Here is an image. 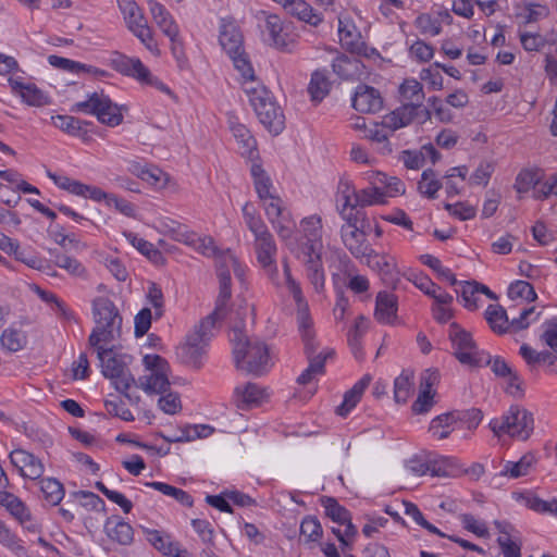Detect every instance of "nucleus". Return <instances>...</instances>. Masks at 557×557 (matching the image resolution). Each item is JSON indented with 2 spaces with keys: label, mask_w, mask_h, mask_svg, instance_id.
Masks as SVG:
<instances>
[{
  "label": "nucleus",
  "mask_w": 557,
  "mask_h": 557,
  "mask_svg": "<svg viewBox=\"0 0 557 557\" xmlns=\"http://www.w3.org/2000/svg\"><path fill=\"white\" fill-rule=\"evenodd\" d=\"M306 270V276L310 284L312 285L313 289L321 294L324 290V284H325V273L323 268V262H313L309 264H304Z\"/></svg>",
  "instance_id": "45"
},
{
  "label": "nucleus",
  "mask_w": 557,
  "mask_h": 557,
  "mask_svg": "<svg viewBox=\"0 0 557 557\" xmlns=\"http://www.w3.org/2000/svg\"><path fill=\"white\" fill-rule=\"evenodd\" d=\"M534 461L535 458L532 454L523 455L518 461H507L504 465L503 470L499 472V476L518 479L520 476L527 475Z\"/></svg>",
  "instance_id": "35"
},
{
  "label": "nucleus",
  "mask_w": 557,
  "mask_h": 557,
  "mask_svg": "<svg viewBox=\"0 0 557 557\" xmlns=\"http://www.w3.org/2000/svg\"><path fill=\"white\" fill-rule=\"evenodd\" d=\"M214 327L212 319L205 318L199 325L187 335L186 342L176 349L177 358L185 364L199 369L207 352V346Z\"/></svg>",
  "instance_id": "5"
},
{
  "label": "nucleus",
  "mask_w": 557,
  "mask_h": 557,
  "mask_svg": "<svg viewBox=\"0 0 557 557\" xmlns=\"http://www.w3.org/2000/svg\"><path fill=\"white\" fill-rule=\"evenodd\" d=\"M112 67L126 76H132L138 81H149L150 71L138 58H129L125 54L114 52L111 59Z\"/></svg>",
  "instance_id": "16"
},
{
  "label": "nucleus",
  "mask_w": 557,
  "mask_h": 557,
  "mask_svg": "<svg viewBox=\"0 0 557 557\" xmlns=\"http://www.w3.org/2000/svg\"><path fill=\"white\" fill-rule=\"evenodd\" d=\"M52 123L59 129L69 135L84 138L87 135V126L91 123L72 115H55L51 117Z\"/></svg>",
  "instance_id": "29"
},
{
  "label": "nucleus",
  "mask_w": 557,
  "mask_h": 557,
  "mask_svg": "<svg viewBox=\"0 0 557 557\" xmlns=\"http://www.w3.org/2000/svg\"><path fill=\"white\" fill-rule=\"evenodd\" d=\"M265 214L276 231L278 237L286 243L288 247L293 245V233L295 223L288 212H285L281 198H272V202L264 203Z\"/></svg>",
  "instance_id": "12"
},
{
  "label": "nucleus",
  "mask_w": 557,
  "mask_h": 557,
  "mask_svg": "<svg viewBox=\"0 0 557 557\" xmlns=\"http://www.w3.org/2000/svg\"><path fill=\"white\" fill-rule=\"evenodd\" d=\"M342 240L345 247L356 258H371L373 249L367 243L366 234L359 227L342 226Z\"/></svg>",
  "instance_id": "15"
},
{
  "label": "nucleus",
  "mask_w": 557,
  "mask_h": 557,
  "mask_svg": "<svg viewBox=\"0 0 557 557\" xmlns=\"http://www.w3.org/2000/svg\"><path fill=\"white\" fill-rule=\"evenodd\" d=\"M220 290L215 301V308L212 313H210L207 318L212 319L213 325L218 320H222L225 318L227 313V302L231 299L232 290H231V274L223 273L221 277H219Z\"/></svg>",
  "instance_id": "23"
},
{
  "label": "nucleus",
  "mask_w": 557,
  "mask_h": 557,
  "mask_svg": "<svg viewBox=\"0 0 557 557\" xmlns=\"http://www.w3.org/2000/svg\"><path fill=\"white\" fill-rule=\"evenodd\" d=\"M0 505L5 507L21 522L30 520V511L14 494L0 491Z\"/></svg>",
  "instance_id": "33"
},
{
  "label": "nucleus",
  "mask_w": 557,
  "mask_h": 557,
  "mask_svg": "<svg viewBox=\"0 0 557 557\" xmlns=\"http://www.w3.org/2000/svg\"><path fill=\"white\" fill-rule=\"evenodd\" d=\"M421 262L431 268L441 280L447 281L450 285L455 286L458 281L450 269L443 267L441 260L432 255H422Z\"/></svg>",
  "instance_id": "44"
},
{
  "label": "nucleus",
  "mask_w": 557,
  "mask_h": 557,
  "mask_svg": "<svg viewBox=\"0 0 557 557\" xmlns=\"http://www.w3.org/2000/svg\"><path fill=\"white\" fill-rule=\"evenodd\" d=\"M409 53L419 62H429L434 55V49L431 45L419 39L410 46Z\"/></svg>",
  "instance_id": "64"
},
{
  "label": "nucleus",
  "mask_w": 557,
  "mask_h": 557,
  "mask_svg": "<svg viewBox=\"0 0 557 557\" xmlns=\"http://www.w3.org/2000/svg\"><path fill=\"white\" fill-rule=\"evenodd\" d=\"M249 102L252 106L259 121L274 135L284 128V115L280 107L272 101L265 87H251L246 89Z\"/></svg>",
  "instance_id": "7"
},
{
  "label": "nucleus",
  "mask_w": 557,
  "mask_h": 557,
  "mask_svg": "<svg viewBox=\"0 0 557 557\" xmlns=\"http://www.w3.org/2000/svg\"><path fill=\"white\" fill-rule=\"evenodd\" d=\"M70 111L96 115L100 123L110 127H115L123 121L120 107L103 92L90 94L86 100L74 103Z\"/></svg>",
  "instance_id": "8"
},
{
  "label": "nucleus",
  "mask_w": 557,
  "mask_h": 557,
  "mask_svg": "<svg viewBox=\"0 0 557 557\" xmlns=\"http://www.w3.org/2000/svg\"><path fill=\"white\" fill-rule=\"evenodd\" d=\"M490 428L495 435L508 434L520 440H528L534 429L533 414L519 405H512L500 418L493 419Z\"/></svg>",
  "instance_id": "6"
},
{
  "label": "nucleus",
  "mask_w": 557,
  "mask_h": 557,
  "mask_svg": "<svg viewBox=\"0 0 557 557\" xmlns=\"http://www.w3.org/2000/svg\"><path fill=\"white\" fill-rule=\"evenodd\" d=\"M352 107L361 113H375L383 107V99L377 89L364 84L356 88Z\"/></svg>",
  "instance_id": "14"
},
{
  "label": "nucleus",
  "mask_w": 557,
  "mask_h": 557,
  "mask_svg": "<svg viewBox=\"0 0 557 557\" xmlns=\"http://www.w3.org/2000/svg\"><path fill=\"white\" fill-rule=\"evenodd\" d=\"M400 94L401 96L409 100V103H414L422 106V100L424 98L422 85L416 79H407L400 85Z\"/></svg>",
  "instance_id": "49"
},
{
  "label": "nucleus",
  "mask_w": 557,
  "mask_h": 557,
  "mask_svg": "<svg viewBox=\"0 0 557 557\" xmlns=\"http://www.w3.org/2000/svg\"><path fill=\"white\" fill-rule=\"evenodd\" d=\"M460 295L463 300V306L469 310H476L479 307V287L476 282L461 283Z\"/></svg>",
  "instance_id": "50"
},
{
  "label": "nucleus",
  "mask_w": 557,
  "mask_h": 557,
  "mask_svg": "<svg viewBox=\"0 0 557 557\" xmlns=\"http://www.w3.org/2000/svg\"><path fill=\"white\" fill-rule=\"evenodd\" d=\"M220 45L232 60L235 69L246 81H255V72L244 49V38L238 26L233 22H222Z\"/></svg>",
  "instance_id": "4"
},
{
  "label": "nucleus",
  "mask_w": 557,
  "mask_h": 557,
  "mask_svg": "<svg viewBox=\"0 0 557 557\" xmlns=\"http://www.w3.org/2000/svg\"><path fill=\"white\" fill-rule=\"evenodd\" d=\"M394 132H389L388 127H385L383 125V122L379 124H374L372 128L366 129V137L374 143L382 144V152L383 153H391L392 148L388 143V137Z\"/></svg>",
  "instance_id": "48"
},
{
  "label": "nucleus",
  "mask_w": 557,
  "mask_h": 557,
  "mask_svg": "<svg viewBox=\"0 0 557 557\" xmlns=\"http://www.w3.org/2000/svg\"><path fill=\"white\" fill-rule=\"evenodd\" d=\"M371 380V375H363L349 391L344 394L343 403L336 408V413L338 416L346 417L350 410L356 407Z\"/></svg>",
  "instance_id": "22"
},
{
  "label": "nucleus",
  "mask_w": 557,
  "mask_h": 557,
  "mask_svg": "<svg viewBox=\"0 0 557 557\" xmlns=\"http://www.w3.org/2000/svg\"><path fill=\"white\" fill-rule=\"evenodd\" d=\"M444 208L461 221H468L475 216L476 210L467 202L445 203Z\"/></svg>",
  "instance_id": "57"
},
{
  "label": "nucleus",
  "mask_w": 557,
  "mask_h": 557,
  "mask_svg": "<svg viewBox=\"0 0 557 557\" xmlns=\"http://www.w3.org/2000/svg\"><path fill=\"white\" fill-rule=\"evenodd\" d=\"M96 348L102 374L111 380L116 391L127 395V389L135 383L125 360L127 356L113 354L111 348H103L99 345Z\"/></svg>",
  "instance_id": "9"
},
{
  "label": "nucleus",
  "mask_w": 557,
  "mask_h": 557,
  "mask_svg": "<svg viewBox=\"0 0 557 557\" xmlns=\"http://www.w3.org/2000/svg\"><path fill=\"white\" fill-rule=\"evenodd\" d=\"M339 39L342 47L351 53L362 54L364 51V42L360 40L359 35L354 32L342 27V22H339L338 27Z\"/></svg>",
  "instance_id": "46"
},
{
  "label": "nucleus",
  "mask_w": 557,
  "mask_h": 557,
  "mask_svg": "<svg viewBox=\"0 0 557 557\" xmlns=\"http://www.w3.org/2000/svg\"><path fill=\"white\" fill-rule=\"evenodd\" d=\"M0 543L17 555H24L25 548L21 545L20 540L13 534L3 522L0 521Z\"/></svg>",
  "instance_id": "55"
},
{
  "label": "nucleus",
  "mask_w": 557,
  "mask_h": 557,
  "mask_svg": "<svg viewBox=\"0 0 557 557\" xmlns=\"http://www.w3.org/2000/svg\"><path fill=\"white\" fill-rule=\"evenodd\" d=\"M213 258L215 259L218 277H221V274L223 273L231 274L232 267L236 264V257L230 249L219 250Z\"/></svg>",
  "instance_id": "58"
},
{
  "label": "nucleus",
  "mask_w": 557,
  "mask_h": 557,
  "mask_svg": "<svg viewBox=\"0 0 557 557\" xmlns=\"http://www.w3.org/2000/svg\"><path fill=\"white\" fill-rule=\"evenodd\" d=\"M495 168L492 162L482 161L469 178L471 185H483L486 186L494 172Z\"/></svg>",
  "instance_id": "54"
},
{
  "label": "nucleus",
  "mask_w": 557,
  "mask_h": 557,
  "mask_svg": "<svg viewBox=\"0 0 557 557\" xmlns=\"http://www.w3.org/2000/svg\"><path fill=\"white\" fill-rule=\"evenodd\" d=\"M397 299L393 294L380 292L376 296L374 317L380 323L389 324L396 318Z\"/></svg>",
  "instance_id": "21"
},
{
  "label": "nucleus",
  "mask_w": 557,
  "mask_h": 557,
  "mask_svg": "<svg viewBox=\"0 0 557 557\" xmlns=\"http://www.w3.org/2000/svg\"><path fill=\"white\" fill-rule=\"evenodd\" d=\"M9 458L24 478L37 480L44 474L45 468L40 459L24 449L12 450Z\"/></svg>",
  "instance_id": "13"
},
{
  "label": "nucleus",
  "mask_w": 557,
  "mask_h": 557,
  "mask_svg": "<svg viewBox=\"0 0 557 557\" xmlns=\"http://www.w3.org/2000/svg\"><path fill=\"white\" fill-rule=\"evenodd\" d=\"M449 338L453 344L454 355L460 363L470 367L483 366V354L479 351L470 333L461 329L457 323L449 326Z\"/></svg>",
  "instance_id": "11"
},
{
  "label": "nucleus",
  "mask_w": 557,
  "mask_h": 557,
  "mask_svg": "<svg viewBox=\"0 0 557 557\" xmlns=\"http://www.w3.org/2000/svg\"><path fill=\"white\" fill-rule=\"evenodd\" d=\"M22 99L29 106L42 107L49 103V98L36 85L27 84L24 88Z\"/></svg>",
  "instance_id": "53"
},
{
  "label": "nucleus",
  "mask_w": 557,
  "mask_h": 557,
  "mask_svg": "<svg viewBox=\"0 0 557 557\" xmlns=\"http://www.w3.org/2000/svg\"><path fill=\"white\" fill-rule=\"evenodd\" d=\"M442 186L441 181L436 178L435 172L432 169H428L422 173L418 189L423 196L434 199Z\"/></svg>",
  "instance_id": "43"
},
{
  "label": "nucleus",
  "mask_w": 557,
  "mask_h": 557,
  "mask_svg": "<svg viewBox=\"0 0 557 557\" xmlns=\"http://www.w3.org/2000/svg\"><path fill=\"white\" fill-rule=\"evenodd\" d=\"M49 255L53 258V263L60 269L65 270L70 275L76 277L86 276V268L77 259L61 253L57 249H49Z\"/></svg>",
  "instance_id": "32"
},
{
  "label": "nucleus",
  "mask_w": 557,
  "mask_h": 557,
  "mask_svg": "<svg viewBox=\"0 0 557 557\" xmlns=\"http://www.w3.org/2000/svg\"><path fill=\"white\" fill-rule=\"evenodd\" d=\"M231 342L237 370L261 376L273 366L268 345L259 339L248 338L243 330L233 329Z\"/></svg>",
  "instance_id": "1"
},
{
  "label": "nucleus",
  "mask_w": 557,
  "mask_h": 557,
  "mask_svg": "<svg viewBox=\"0 0 557 557\" xmlns=\"http://www.w3.org/2000/svg\"><path fill=\"white\" fill-rule=\"evenodd\" d=\"M540 180L537 170H522L516 177L515 188L519 194L528 193L531 188H537Z\"/></svg>",
  "instance_id": "47"
},
{
  "label": "nucleus",
  "mask_w": 557,
  "mask_h": 557,
  "mask_svg": "<svg viewBox=\"0 0 557 557\" xmlns=\"http://www.w3.org/2000/svg\"><path fill=\"white\" fill-rule=\"evenodd\" d=\"M297 306V322L298 329L305 344L307 345H318L314 341V331L312 329L313 322L309 314L308 302L306 301L304 295H300L299 298H294Z\"/></svg>",
  "instance_id": "18"
},
{
  "label": "nucleus",
  "mask_w": 557,
  "mask_h": 557,
  "mask_svg": "<svg viewBox=\"0 0 557 557\" xmlns=\"http://www.w3.org/2000/svg\"><path fill=\"white\" fill-rule=\"evenodd\" d=\"M460 520L466 530L474 533L476 536L485 537L488 535V529L483 521L478 520L470 513L460 515Z\"/></svg>",
  "instance_id": "60"
},
{
  "label": "nucleus",
  "mask_w": 557,
  "mask_h": 557,
  "mask_svg": "<svg viewBox=\"0 0 557 557\" xmlns=\"http://www.w3.org/2000/svg\"><path fill=\"white\" fill-rule=\"evenodd\" d=\"M104 531L108 537L121 545H131L134 541V530L132 525L124 520L110 517L104 524Z\"/></svg>",
  "instance_id": "20"
},
{
  "label": "nucleus",
  "mask_w": 557,
  "mask_h": 557,
  "mask_svg": "<svg viewBox=\"0 0 557 557\" xmlns=\"http://www.w3.org/2000/svg\"><path fill=\"white\" fill-rule=\"evenodd\" d=\"M228 125L237 143L242 145V154H247L249 158H252L257 143L251 136L249 129L244 124L239 123L233 115L228 117Z\"/></svg>",
  "instance_id": "26"
},
{
  "label": "nucleus",
  "mask_w": 557,
  "mask_h": 557,
  "mask_svg": "<svg viewBox=\"0 0 557 557\" xmlns=\"http://www.w3.org/2000/svg\"><path fill=\"white\" fill-rule=\"evenodd\" d=\"M144 364L151 373L139 377V386L147 394H164L170 387L169 362L159 355H146Z\"/></svg>",
  "instance_id": "10"
},
{
  "label": "nucleus",
  "mask_w": 557,
  "mask_h": 557,
  "mask_svg": "<svg viewBox=\"0 0 557 557\" xmlns=\"http://www.w3.org/2000/svg\"><path fill=\"white\" fill-rule=\"evenodd\" d=\"M385 203V193L380 186L373 184V186L363 188L355 195V205L361 208L373 205Z\"/></svg>",
  "instance_id": "42"
},
{
  "label": "nucleus",
  "mask_w": 557,
  "mask_h": 557,
  "mask_svg": "<svg viewBox=\"0 0 557 557\" xmlns=\"http://www.w3.org/2000/svg\"><path fill=\"white\" fill-rule=\"evenodd\" d=\"M508 296L511 299L522 298L527 301H534L537 297L533 286L525 281H516L510 284Z\"/></svg>",
  "instance_id": "51"
},
{
  "label": "nucleus",
  "mask_w": 557,
  "mask_h": 557,
  "mask_svg": "<svg viewBox=\"0 0 557 557\" xmlns=\"http://www.w3.org/2000/svg\"><path fill=\"white\" fill-rule=\"evenodd\" d=\"M251 175L256 191L261 200L272 202V198H280L271 194L272 181L260 164L253 163L251 165Z\"/></svg>",
  "instance_id": "30"
},
{
  "label": "nucleus",
  "mask_w": 557,
  "mask_h": 557,
  "mask_svg": "<svg viewBox=\"0 0 557 557\" xmlns=\"http://www.w3.org/2000/svg\"><path fill=\"white\" fill-rule=\"evenodd\" d=\"M138 177L153 186H163L168 176L158 168H143L137 172Z\"/></svg>",
  "instance_id": "61"
},
{
  "label": "nucleus",
  "mask_w": 557,
  "mask_h": 557,
  "mask_svg": "<svg viewBox=\"0 0 557 557\" xmlns=\"http://www.w3.org/2000/svg\"><path fill=\"white\" fill-rule=\"evenodd\" d=\"M331 82L327 78L325 70H317L311 74V79L308 86V92L311 100L321 102L331 90Z\"/></svg>",
  "instance_id": "31"
},
{
  "label": "nucleus",
  "mask_w": 557,
  "mask_h": 557,
  "mask_svg": "<svg viewBox=\"0 0 557 557\" xmlns=\"http://www.w3.org/2000/svg\"><path fill=\"white\" fill-rule=\"evenodd\" d=\"M300 533L308 541H317L322 534V527L315 517H306L300 524Z\"/></svg>",
  "instance_id": "59"
},
{
  "label": "nucleus",
  "mask_w": 557,
  "mask_h": 557,
  "mask_svg": "<svg viewBox=\"0 0 557 557\" xmlns=\"http://www.w3.org/2000/svg\"><path fill=\"white\" fill-rule=\"evenodd\" d=\"M542 341L557 354V318L554 317L543 323Z\"/></svg>",
  "instance_id": "63"
},
{
  "label": "nucleus",
  "mask_w": 557,
  "mask_h": 557,
  "mask_svg": "<svg viewBox=\"0 0 557 557\" xmlns=\"http://www.w3.org/2000/svg\"><path fill=\"white\" fill-rule=\"evenodd\" d=\"M318 345L305 347V354L309 361L308 369L314 374H323L325 372V362L334 355L333 349H324L317 354Z\"/></svg>",
  "instance_id": "34"
},
{
  "label": "nucleus",
  "mask_w": 557,
  "mask_h": 557,
  "mask_svg": "<svg viewBox=\"0 0 557 557\" xmlns=\"http://www.w3.org/2000/svg\"><path fill=\"white\" fill-rule=\"evenodd\" d=\"M485 319L495 333L503 334L509 329L506 310L499 305H490L485 310Z\"/></svg>",
  "instance_id": "37"
},
{
  "label": "nucleus",
  "mask_w": 557,
  "mask_h": 557,
  "mask_svg": "<svg viewBox=\"0 0 557 557\" xmlns=\"http://www.w3.org/2000/svg\"><path fill=\"white\" fill-rule=\"evenodd\" d=\"M40 491L45 500L52 506L60 504L65 493L63 484L54 478L41 479Z\"/></svg>",
  "instance_id": "39"
},
{
  "label": "nucleus",
  "mask_w": 557,
  "mask_h": 557,
  "mask_svg": "<svg viewBox=\"0 0 557 557\" xmlns=\"http://www.w3.org/2000/svg\"><path fill=\"white\" fill-rule=\"evenodd\" d=\"M300 237L288 247L296 258L304 264L322 261V220L311 215L300 221Z\"/></svg>",
  "instance_id": "2"
},
{
  "label": "nucleus",
  "mask_w": 557,
  "mask_h": 557,
  "mask_svg": "<svg viewBox=\"0 0 557 557\" xmlns=\"http://www.w3.org/2000/svg\"><path fill=\"white\" fill-rule=\"evenodd\" d=\"M321 505L324 508L326 517L337 524L348 522V518L351 517L350 511L333 497L323 496L321 498Z\"/></svg>",
  "instance_id": "40"
},
{
  "label": "nucleus",
  "mask_w": 557,
  "mask_h": 557,
  "mask_svg": "<svg viewBox=\"0 0 557 557\" xmlns=\"http://www.w3.org/2000/svg\"><path fill=\"white\" fill-rule=\"evenodd\" d=\"M411 392L410 377L407 374H400L394 382V398L396 403L405 404Z\"/></svg>",
  "instance_id": "56"
},
{
  "label": "nucleus",
  "mask_w": 557,
  "mask_h": 557,
  "mask_svg": "<svg viewBox=\"0 0 557 557\" xmlns=\"http://www.w3.org/2000/svg\"><path fill=\"white\" fill-rule=\"evenodd\" d=\"M419 106L414 103H405L389 114L383 117V125L388 127L389 132H395L409 125L417 115Z\"/></svg>",
  "instance_id": "19"
},
{
  "label": "nucleus",
  "mask_w": 557,
  "mask_h": 557,
  "mask_svg": "<svg viewBox=\"0 0 557 557\" xmlns=\"http://www.w3.org/2000/svg\"><path fill=\"white\" fill-rule=\"evenodd\" d=\"M416 27L421 34L437 36L442 33V24L430 14L422 13L414 21Z\"/></svg>",
  "instance_id": "52"
},
{
  "label": "nucleus",
  "mask_w": 557,
  "mask_h": 557,
  "mask_svg": "<svg viewBox=\"0 0 557 557\" xmlns=\"http://www.w3.org/2000/svg\"><path fill=\"white\" fill-rule=\"evenodd\" d=\"M372 184L380 186L385 193V197H395L405 193V184L398 177L388 176L385 173H374Z\"/></svg>",
  "instance_id": "38"
},
{
  "label": "nucleus",
  "mask_w": 557,
  "mask_h": 557,
  "mask_svg": "<svg viewBox=\"0 0 557 557\" xmlns=\"http://www.w3.org/2000/svg\"><path fill=\"white\" fill-rule=\"evenodd\" d=\"M284 9L290 15L310 25L318 26L322 22V16L304 0H290L284 5Z\"/></svg>",
  "instance_id": "27"
},
{
  "label": "nucleus",
  "mask_w": 557,
  "mask_h": 557,
  "mask_svg": "<svg viewBox=\"0 0 557 557\" xmlns=\"http://www.w3.org/2000/svg\"><path fill=\"white\" fill-rule=\"evenodd\" d=\"M146 486L151 487L153 490L159 491L163 495L173 497L176 499L180 504L191 507L194 505V499L191 495H189L184 490L177 488L175 486H172L170 484L163 483V482H147Z\"/></svg>",
  "instance_id": "41"
},
{
  "label": "nucleus",
  "mask_w": 557,
  "mask_h": 557,
  "mask_svg": "<svg viewBox=\"0 0 557 557\" xmlns=\"http://www.w3.org/2000/svg\"><path fill=\"white\" fill-rule=\"evenodd\" d=\"M147 541L164 556L171 557L175 549L178 547V543L171 540V535L163 534L158 530L145 529Z\"/></svg>",
  "instance_id": "36"
},
{
  "label": "nucleus",
  "mask_w": 557,
  "mask_h": 557,
  "mask_svg": "<svg viewBox=\"0 0 557 557\" xmlns=\"http://www.w3.org/2000/svg\"><path fill=\"white\" fill-rule=\"evenodd\" d=\"M362 63L360 60L346 54L336 57L332 62L333 72L342 79H355L361 73Z\"/></svg>",
  "instance_id": "24"
},
{
  "label": "nucleus",
  "mask_w": 557,
  "mask_h": 557,
  "mask_svg": "<svg viewBox=\"0 0 557 557\" xmlns=\"http://www.w3.org/2000/svg\"><path fill=\"white\" fill-rule=\"evenodd\" d=\"M124 236L129 240V243L136 247L143 255L152 259L153 257L160 256V252L153 247V245L144 238L138 237L134 233H124Z\"/></svg>",
  "instance_id": "62"
},
{
  "label": "nucleus",
  "mask_w": 557,
  "mask_h": 557,
  "mask_svg": "<svg viewBox=\"0 0 557 557\" xmlns=\"http://www.w3.org/2000/svg\"><path fill=\"white\" fill-rule=\"evenodd\" d=\"M259 18L264 20V28L269 34L272 45L280 49L285 48L287 44L283 34V23L281 18L276 14H271L267 11H260Z\"/></svg>",
  "instance_id": "28"
},
{
  "label": "nucleus",
  "mask_w": 557,
  "mask_h": 557,
  "mask_svg": "<svg viewBox=\"0 0 557 557\" xmlns=\"http://www.w3.org/2000/svg\"><path fill=\"white\" fill-rule=\"evenodd\" d=\"M264 396V389L256 383H247L243 386H236L234 397L239 409H247L251 405H257Z\"/></svg>",
  "instance_id": "25"
},
{
  "label": "nucleus",
  "mask_w": 557,
  "mask_h": 557,
  "mask_svg": "<svg viewBox=\"0 0 557 557\" xmlns=\"http://www.w3.org/2000/svg\"><path fill=\"white\" fill-rule=\"evenodd\" d=\"M255 250L259 264L267 271L269 277L275 282L278 276V270L275 262L277 247L274 237L255 243Z\"/></svg>",
  "instance_id": "17"
},
{
  "label": "nucleus",
  "mask_w": 557,
  "mask_h": 557,
  "mask_svg": "<svg viewBox=\"0 0 557 557\" xmlns=\"http://www.w3.org/2000/svg\"><path fill=\"white\" fill-rule=\"evenodd\" d=\"M92 313L97 326L88 341L90 346L98 347L100 342L114 339V332H120L122 317L113 301L107 297H97L92 301Z\"/></svg>",
  "instance_id": "3"
}]
</instances>
